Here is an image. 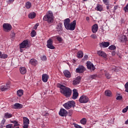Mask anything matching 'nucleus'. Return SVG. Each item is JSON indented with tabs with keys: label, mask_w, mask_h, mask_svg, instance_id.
I'll return each mask as SVG.
<instances>
[{
	"label": "nucleus",
	"mask_w": 128,
	"mask_h": 128,
	"mask_svg": "<svg viewBox=\"0 0 128 128\" xmlns=\"http://www.w3.org/2000/svg\"><path fill=\"white\" fill-rule=\"evenodd\" d=\"M57 86L60 88V92H61L62 94L64 96H66V98L70 97V96H72V89H70V88L66 87L60 84H58Z\"/></svg>",
	"instance_id": "nucleus-1"
},
{
	"label": "nucleus",
	"mask_w": 128,
	"mask_h": 128,
	"mask_svg": "<svg viewBox=\"0 0 128 128\" xmlns=\"http://www.w3.org/2000/svg\"><path fill=\"white\" fill-rule=\"evenodd\" d=\"M70 19L67 18L64 20V26L65 28L68 30H74L76 25V20H74L70 24Z\"/></svg>",
	"instance_id": "nucleus-2"
},
{
	"label": "nucleus",
	"mask_w": 128,
	"mask_h": 128,
	"mask_svg": "<svg viewBox=\"0 0 128 128\" xmlns=\"http://www.w3.org/2000/svg\"><path fill=\"white\" fill-rule=\"evenodd\" d=\"M44 20L47 22L48 24L54 22V14L52 11H49L48 14L44 16L43 18Z\"/></svg>",
	"instance_id": "nucleus-3"
},
{
	"label": "nucleus",
	"mask_w": 128,
	"mask_h": 128,
	"mask_svg": "<svg viewBox=\"0 0 128 128\" xmlns=\"http://www.w3.org/2000/svg\"><path fill=\"white\" fill-rule=\"evenodd\" d=\"M63 106L66 110H70V108H74V106H76V102L74 100L68 102L63 104Z\"/></svg>",
	"instance_id": "nucleus-4"
},
{
	"label": "nucleus",
	"mask_w": 128,
	"mask_h": 128,
	"mask_svg": "<svg viewBox=\"0 0 128 128\" xmlns=\"http://www.w3.org/2000/svg\"><path fill=\"white\" fill-rule=\"evenodd\" d=\"M3 30L6 32H8L12 30V25L8 23H4L2 25Z\"/></svg>",
	"instance_id": "nucleus-5"
},
{
	"label": "nucleus",
	"mask_w": 128,
	"mask_h": 128,
	"mask_svg": "<svg viewBox=\"0 0 128 128\" xmlns=\"http://www.w3.org/2000/svg\"><path fill=\"white\" fill-rule=\"evenodd\" d=\"M89 100L90 99H88V97L86 95L82 96L78 100L80 104H86L87 102H88Z\"/></svg>",
	"instance_id": "nucleus-6"
},
{
	"label": "nucleus",
	"mask_w": 128,
	"mask_h": 128,
	"mask_svg": "<svg viewBox=\"0 0 128 128\" xmlns=\"http://www.w3.org/2000/svg\"><path fill=\"white\" fill-rule=\"evenodd\" d=\"M86 70V68L82 65H79L78 68L76 70V72L77 74H83Z\"/></svg>",
	"instance_id": "nucleus-7"
},
{
	"label": "nucleus",
	"mask_w": 128,
	"mask_h": 128,
	"mask_svg": "<svg viewBox=\"0 0 128 128\" xmlns=\"http://www.w3.org/2000/svg\"><path fill=\"white\" fill-rule=\"evenodd\" d=\"M46 46L48 48H50V50H54V48H56V47L52 46V39L48 40Z\"/></svg>",
	"instance_id": "nucleus-8"
},
{
	"label": "nucleus",
	"mask_w": 128,
	"mask_h": 128,
	"mask_svg": "<svg viewBox=\"0 0 128 128\" xmlns=\"http://www.w3.org/2000/svg\"><path fill=\"white\" fill-rule=\"evenodd\" d=\"M87 68L90 70H96V67L94 66V64L90 61H88L86 62Z\"/></svg>",
	"instance_id": "nucleus-9"
},
{
	"label": "nucleus",
	"mask_w": 128,
	"mask_h": 128,
	"mask_svg": "<svg viewBox=\"0 0 128 128\" xmlns=\"http://www.w3.org/2000/svg\"><path fill=\"white\" fill-rule=\"evenodd\" d=\"M58 114L60 116H68V111L64 108H61Z\"/></svg>",
	"instance_id": "nucleus-10"
},
{
	"label": "nucleus",
	"mask_w": 128,
	"mask_h": 128,
	"mask_svg": "<svg viewBox=\"0 0 128 128\" xmlns=\"http://www.w3.org/2000/svg\"><path fill=\"white\" fill-rule=\"evenodd\" d=\"M82 80V77L80 76H78L75 80H74L72 82V84L74 86H76V84H78L80 82V80Z\"/></svg>",
	"instance_id": "nucleus-11"
},
{
	"label": "nucleus",
	"mask_w": 128,
	"mask_h": 128,
	"mask_svg": "<svg viewBox=\"0 0 128 128\" xmlns=\"http://www.w3.org/2000/svg\"><path fill=\"white\" fill-rule=\"evenodd\" d=\"M73 94L72 96V100H76L78 96V90L76 89H74L72 90Z\"/></svg>",
	"instance_id": "nucleus-12"
},
{
	"label": "nucleus",
	"mask_w": 128,
	"mask_h": 128,
	"mask_svg": "<svg viewBox=\"0 0 128 128\" xmlns=\"http://www.w3.org/2000/svg\"><path fill=\"white\" fill-rule=\"evenodd\" d=\"M28 44V40H24L20 44V48H24Z\"/></svg>",
	"instance_id": "nucleus-13"
},
{
	"label": "nucleus",
	"mask_w": 128,
	"mask_h": 128,
	"mask_svg": "<svg viewBox=\"0 0 128 128\" xmlns=\"http://www.w3.org/2000/svg\"><path fill=\"white\" fill-rule=\"evenodd\" d=\"M56 32L59 34H60L62 32V24H59L56 26Z\"/></svg>",
	"instance_id": "nucleus-14"
},
{
	"label": "nucleus",
	"mask_w": 128,
	"mask_h": 128,
	"mask_svg": "<svg viewBox=\"0 0 128 128\" xmlns=\"http://www.w3.org/2000/svg\"><path fill=\"white\" fill-rule=\"evenodd\" d=\"M92 30L93 34H96V32L98 30V24H94L92 26Z\"/></svg>",
	"instance_id": "nucleus-15"
},
{
	"label": "nucleus",
	"mask_w": 128,
	"mask_h": 128,
	"mask_svg": "<svg viewBox=\"0 0 128 128\" xmlns=\"http://www.w3.org/2000/svg\"><path fill=\"white\" fill-rule=\"evenodd\" d=\"M50 78V76L48 74H43L42 75V80L44 82H46Z\"/></svg>",
	"instance_id": "nucleus-16"
},
{
	"label": "nucleus",
	"mask_w": 128,
	"mask_h": 128,
	"mask_svg": "<svg viewBox=\"0 0 128 128\" xmlns=\"http://www.w3.org/2000/svg\"><path fill=\"white\" fill-rule=\"evenodd\" d=\"M23 106L22 104L19 103H15L14 105V108L15 110H20L22 108Z\"/></svg>",
	"instance_id": "nucleus-17"
},
{
	"label": "nucleus",
	"mask_w": 128,
	"mask_h": 128,
	"mask_svg": "<svg viewBox=\"0 0 128 128\" xmlns=\"http://www.w3.org/2000/svg\"><path fill=\"white\" fill-rule=\"evenodd\" d=\"M10 84H6L5 85H3L0 86V88L2 92H4V90H8L10 88Z\"/></svg>",
	"instance_id": "nucleus-18"
},
{
	"label": "nucleus",
	"mask_w": 128,
	"mask_h": 128,
	"mask_svg": "<svg viewBox=\"0 0 128 128\" xmlns=\"http://www.w3.org/2000/svg\"><path fill=\"white\" fill-rule=\"evenodd\" d=\"M63 74L64 76H66V78H70V76H72V75L70 74V72L68 70H64L63 72Z\"/></svg>",
	"instance_id": "nucleus-19"
},
{
	"label": "nucleus",
	"mask_w": 128,
	"mask_h": 128,
	"mask_svg": "<svg viewBox=\"0 0 128 128\" xmlns=\"http://www.w3.org/2000/svg\"><path fill=\"white\" fill-rule=\"evenodd\" d=\"M110 46V42H104L100 44V46L101 48H108Z\"/></svg>",
	"instance_id": "nucleus-20"
},
{
	"label": "nucleus",
	"mask_w": 128,
	"mask_h": 128,
	"mask_svg": "<svg viewBox=\"0 0 128 128\" xmlns=\"http://www.w3.org/2000/svg\"><path fill=\"white\" fill-rule=\"evenodd\" d=\"M97 54L100 56H102V58H106V54L104 52L98 50L97 52Z\"/></svg>",
	"instance_id": "nucleus-21"
},
{
	"label": "nucleus",
	"mask_w": 128,
	"mask_h": 128,
	"mask_svg": "<svg viewBox=\"0 0 128 128\" xmlns=\"http://www.w3.org/2000/svg\"><path fill=\"white\" fill-rule=\"evenodd\" d=\"M29 64L32 66H36L38 64V60L34 58H32L29 62Z\"/></svg>",
	"instance_id": "nucleus-22"
},
{
	"label": "nucleus",
	"mask_w": 128,
	"mask_h": 128,
	"mask_svg": "<svg viewBox=\"0 0 128 128\" xmlns=\"http://www.w3.org/2000/svg\"><path fill=\"white\" fill-rule=\"evenodd\" d=\"M120 40L121 42H128V38L126 36L124 35L120 38Z\"/></svg>",
	"instance_id": "nucleus-23"
},
{
	"label": "nucleus",
	"mask_w": 128,
	"mask_h": 128,
	"mask_svg": "<svg viewBox=\"0 0 128 128\" xmlns=\"http://www.w3.org/2000/svg\"><path fill=\"white\" fill-rule=\"evenodd\" d=\"M76 56L78 58H82L84 57V52L82 50H79L77 53Z\"/></svg>",
	"instance_id": "nucleus-24"
},
{
	"label": "nucleus",
	"mask_w": 128,
	"mask_h": 128,
	"mask_svg": "<svg viewBox=\"0 0 128 128\" xmlns=\"http://www.w3.org/2000/svg\"><path fill=\"white\" fill-rule=\"evenodd\" d=\"M20 72L22 74H26V68L24 67H20Z\"/></svg>",
	"instance_id": "nucleus-25"
},
{
	"label": "nucleus",
	"mask_w": 128,
	"mask_h": 128,
	"mask_svg": "<svg viewBox=\"0 0 128 128\" xmlns=\"http://www.w3.org/2000/svg\"><path fill=\"white\" fill-rule=\"evenodd\" d=\"M4 118L6 119L10 118H12V114H10L8 112H6L4 114Z\"/></svg>",
	"instance_id": "nucleus-26"
},
{
	"label": "nucleus",
	"mask_w": 128,
	"mask_h": 128,
	"mask_svg": "<svg viewBox=\"0 0 128 128\" xmlns=\"http://www.w3.org/2000/svg\"><path fill=\"white\" fill-rule=\"evenodd\" d=\"M95 10H98L99 12H102V10H104V8H102V6L100 4H98Z\"/></svg>",
	"instance_id": "nucleus-27"
},
{
	"label": "nucleus",
	"mask_w": 128,
	"mask_h": 128,
	"mask_svg": "<svg viewBox=\"0 0 128 128\" xmlns=\"http://www.w3.org/2000/svg\"><path fill=\"white\" fill-rule=\"evenodd\" d=\"M36 12H33L30 13L28 14V16L29 18L32 19V18H36Z\"/></svg>",
	"instance_id": "nucleus-28"
},
{
	"label": "nucleus",
	"mask_w": 128,
	"mask_h": 128,
	"mask_svg": "<svg viewBox=\"0 0 128 128\" xmlns=\"http://www.w3.org/2000/svg\"><path fill=\"white\" fill-rule=\"evenodd\" d=\"M17 94L18 96H22L24 94V90H19L17 91Z\"/></svg>",
	"instance_id": "nucleus-29"
},
{
	"label": "nucleus",
	"mask_w": 128,
	"mask_h": 128,
	"mask_svg": "<svg viewBox=\"0 0 128 128\" xmlns=\"http://www.w3.org/2000/svg\"><path fill=\"white\" fill-rule=\"evenodd\" d=\"M24 124H30V120L26 117H24Z\"/></svg>",
	"instance_id": "nucleus-30"
},
{
	"label": "nucleus",
	"mask_w": 128,
	"mask_h": 128,
	"mask_svg": "<svg viewBox=\"0 0 128 128\" xmlns=\"http://www.w3.org/2000/svg\"><path fill=\"white\" fill-rule=\"evenodd\" d=\"M26 8H32V3L30 2H28L26 3Z\"/></svg>",
	"instance_id": "nucleus-31"
},
{
	"label": "nucleus",
	"mask_w": 128,
	"mask_h": 128,
	"mask_svg": "<svg viewBox=\"0 0 128 128\" xmlns=\"http://www.w3.org/2000/svg\"><path fill=\"white\" fill-rule=\"evenodd\" d=\"M105 96H112V92L110 90H106L105 91Z\"/></svg>",
	"instance_id": "nucleus-32"
},
{
	"label": "nucleus",
	"mask_w": 128,
	"mask_h": 128,
	"mask_svg": "<svg viewBox=\"0 0 128 128\" xmlns=\"http://www.w3.org/2000/svg\"><path fill=\"white\" fill-rule=\"evenodd\" d=\"M86 118H82L80 120V122L82 124L84 125V124H86Z\"/></svg>",
	"instance_id": "nucleus-33"
},
{
	"label": "nucleus",
	"mask_w": 128,
	"mask_h": 128,
	"mask_svg": "<svg viewBox=\"0 0 128 128\" xmlns=\"http://www.w3.org/2000/svg\"><path fill=\"white\" fill-rule=\"evenodd\" d=\"M30 35L32 38H34V36H36V31L34 30H33L31 32Z\"/></svg>",
	"instance_id": "nucleus-34"
},
{
	"label": "nucleus",
	"mask_w": 128,
	"mask_h": 128,
	"mask_svg": "<svg viewBox=\"0 0 128 128\" xmlns=\"http://www.w3.org/2000/svg\"><path fill=\"white\" fill-rule=\"evenodd\" d=\"M116 48V47L114 46V45H112L108 47V49L110 50H114Z\"/></svg>",
	"instance_id": "nucleus-35"
},
{
	"label": "nucleus",
	"mask_w": 128,
	"mask_h": 128,
	"mask_svg": "<svg viewBox=\"0 0 128 128\" xmlns=\"http://www.w3.org/2000/svg\"><path fill=\"white\" fill-rule=\"evenodd\" d=\"M90 78H92V80H96V78H98V75H96V74L90 75Z\"/></svg>",
	"instance_id": "nucleus-36"
},
{
	"label": "nucleus",
	"mask_w": 128,
	"mask_h": 128,
	"mask_svg": "<svg viewBox=\"0 0 128 128\" xmlns=\"http://www.w3.org/2000/svg\"><path fill=\"white\" fill-rule=\"evenodd\" d=\"M72 125L74 126V128H82V126H80L76 123H73Z\"/></svg>",
	"instance_id": "nucleus-37"
},
{
	"label": "nucleus",
	"mask_w": 128,
	"mask_h": 128,
	"mask_svg": "<svg viewBox=\"0 0 128 128\" xmlns=\"http://www.w3.org/2000/svg\"><path fill=\"white\" fill-rule=\"evenodd\" d=\"M123 10H124V12H128V4L123 8Z\"/></svg>",
	"instance_id": "nucleus-38"
},
{
	"label": "nucleus",
	"mask_w": 128,
	"mask_h": 128,
	"mask_svg": "<svg viewBox=\"0 0 128 128\" xmlns=\"http://www.w3.org/2000/svg\"><path fill=\"white\" fill-rule=\"evenodd\" d=\"M0 58H8V54H3L1 55L0 57Z\"/></svg>",
	"instance_id": "nucleus-39"
},
{
	"label": "nucleus",
	"mask_w": 128,
	"mask_h": 128,
	"mask_svg": "<svg viewBox=\"0 0 128 128\" xmlns=\"http://www.w3.org/2000/svg\"><path fill=\"white\" fill-rule=\"evenodd\" d=\"M103 2L106 4V6H110V2H108L109 0H102Z\"/></svg>",
	"instance_id": "nucleus-40"
},
{
	"label": "nucleus",
	"mask_w": 128,
	"mask_h": 128,
	"mask_svg": "<svg viewBox=\"0 0 128 128\" xmlns=\"http://www.w3.org/2000/svg\"><path fill=\"white\" fill-rule=\"evenodd\" d=\"M6 124V119H3L0 123V126L2 128H4V125Z\"/></svg>",
	"instance_id": "nucleus-41"
},
{
	"label": "nucleus",
	"mask_w": 128,
	"mask_h": 128,
	"mask_svg": "<svg viewBox=\"0 0 128 128\" xmlns=\"http://www.w3.org/2000/svg\"><path fill=\"white\" fill-rule=\"evenodd\" d=\"M124 88H126L125 90V92H128V82H127L125 85H124Z\"/></svg>",
	"instance_id": "nucleus-42"
},
{
	"label": "nucleus",
	"mask_w": 128,
	"mask_h": 128,
	"mask_svg": "<svg viewBox=\"0 0 128 128\" xmlns=\"http://www.w3.org/2000/svg\"><path fill=\"white\" fill-rule=\"evenodd\" d=\"M56 38L57 40H58V42H62V38L61 37L58 36H56Z\"/></svg>",
	"instance_id": "nucleus-43"
},
{
	"label": "nucleus",
	"mask_w": 128,
	"mask_h": 128,
	"mask_svg": "<svg viewBox=\"0 0 128 128\" xmlns=\"http://www.w3.org/2000/svg\"><path fill=\"white\" fill-rule=\"evenodd\" d=\"M90 38H93L94 40H96V38H98V36H96V34H92L90 36Z\"/></svg>",
	"instance_id": "nucleus-44"
},
{
	"label": "nucleus",
	"mask_w": 128,
	"mask_h": 128,
	"mask_svg": "<svg viewBox=\"0 0 128 128\" xmlns=\"http://www.w3.org/2000/svg\"><path fill=\"white\" fill-rule=\"evenodd\" d=\"M105 76H106V78H108V80H110V74H108V73L106 72Z\"/></svg>",
	"instance_id": "nucleus-45"
},
{
	"label": "nucleus",
	"mask_w": 128,
	"mask_h": 128,
	"mask_svg": "<svg viewBox=\"0 0 128 128\" xmlns=\"http://www.w3.org/2000/svg\"><path fill=\"white\" fill-rule=\"evenodd\" d=\"M128 106H126L125 108H124L122 110V112H123L124 114V112H128Z\"/></svg>",
	"instance_id": "nucleus-46"
},
{
	"label": "nucleus",
	"mask_w": 128,
	"mask_h": 128,
	"mask_svg": "<svg viewBox=\"0 0 128 128\" xmlns=\"http://www.w3.org/2000/svg\"><path fill=\"white\" fill-rule=\"evenodd\" d=\"M118 8V5H116L114 8L113 12H116V10Z\"/></svg>",
	"instance_id": "nucleus-47"
},
{
	"label": "nucleus",
	"mask_w": 128,
	"mask_h": 128,
	"mask_svg": "<svg viewBox=\"0 0 128 128\" xmlns=\"http://www.w3.org/2000/svg\"><path fill=\"white\" fill-rule=\"evenodd\" d=\"M19 126L20 124H18V122L16 121V123H14V126H13L12 128H14L16 126Z\"/></svg>",
	"instance_id": "nucleus-48"
},
{
	"label": "nucleus",
	"mask_w": 128,
	"mask_h": 128,
	"mask_svg": "<svg viewBox=\"0 0 128 128\" xmlns=\"http://www.w3.org/2000/svg\"><path fill=\"white\" fill-rule=\"evenodd\" d=\"M12 124H8L6 126V128H13Z\"/></svg>",
	"instance_id": "nucleus-49"
},
{
	"label": "nucleus",
	"mask_w": 128,
	"mask_h": 128,
	"mask_svg": "<svg viewBox=\"0 0 128 128\" xmlns=\"http://www.w3.org/2000/svg\"><path fill=\"white\" fill-rule=\"evenodd\" d=\"M8 4H12L14 2V0H6Z\"/></svg>",
	"instance_id": "nucleus-50"
},
{
	"label": "nucleus",
	"mask_w": 128,
	"mask_h": 128,
	"mask_svg": "<svg viewBox=\"0 0 128 128\" xmlns=\"http://www.w3.org/2000/svg\"><path fill=\"white\" fill-rule=\"evenodd\" d=\"M122 96H118L116 97V100H122Z\"/></svg>",
	"instance_id": "nucleus-51"
},
{
	"label": "nucleus",
	"mask_w": 128,
	"mask_h": 128,
	"mask_svg": "<svg viewBox=\"0 0 128 128\" xmlns=\"http://www.w3.org/2000/svg\"><path fill=\"white\" fill-rule=\"evenodd\" d=\"M41 60H46V56H43L41 58Z\"/></svg>",
	"instance_id": "nucleus-52"
},
{
	"label": "nucleus",
	"mask_w": 128,
	"mask_h": 128,
	"mask_svg": "<svg viewBox=\"0 0 128 128\" xmlns=\"http://www.w3.org/2000/svg\"><path fill=\"white\" fill-rule=\"evenodd\" d=\"M23 128H28V124H24Z\"/></svg>",
	"instance_id": "nucleus-53"
},
{
	"label": "nucleus",
	"mask_w": 128,
	"mask_h": 128,
	"mask_svg": "<svg viewBox=\"0 0 128 128\" xmlns=\"http://www.w3.org/2000/svg\"><path fill=\"white\" fill-rule=\"evenodd\" d=\"M38 24H36L34 25V30H36V28H38Z\"/></svg>",
	"instance_id": "nucleus-54"
},
{
	"label": "nucleus",
	"mask_w": 128,
	"mask_h": 128,
	"mask_svg": "<svg viewBox=\"0 0 128 128\" xmlns=\"http://www.w3.org/2000/svg\"><path fill=\"white\" fill-rule=\"evenodd\" d=\"M88 55H84V60H88Z\"/></svg>",
	"instance_id": "nucleus-55"
},
{
	"label": "nucleus",
	"mask_w": 128,
	"mask_h": 128,
	"mask_svg": "<svg viewBox=\"0 0 128 128\" xmlns=\"http://www.w3.org/2000/svg\"><path fill=\"white\" fill-rule=\"evenodd\" d=\"M20 48V52H24V50H22L23 48Z\"/></svg>",
	"instance_id": "nucleus-56"
},
{
	"label": "nucleus",
	"mask_w": 128,
	"mask_h": 128,
	"mask_svg": "<svg viewBox=\"0 0 128 128\" xmlns=\"http://www.w3.org/2000/svg\"><path fill=\"white\" fill-rule=\"evenodd\" d=\"M86 20L87 22H89V20H90V17H86Z\"/></svg>",
	"instance_id": "nucleus-57"
},
{
	"label": "nucleus",
	"mask_w": 128,
	"mask_h": 128,
	"mask_svg": "<svg viewBox=\"0 0 128 128\" xmlns=\"http://www.w3.org/2000/svg\"><path fill=\"white\" fill-rule=\"evenodd\" d=\"M110 5H107V6H106V10H110Z\"/></svg>",
	"instance_id": "nucleus-58"
},
{
	"label": "nucleus",
	"mask_w": 128,
	"mask_h": 128,
	"mask_svg": "<svg viewBox=\"0 0 128 128\" xmlns=\"http://www.w3.org/2000/svg\"><path fill=\"white\" fill-rule=\"evenodd\" d=\"M16 120H14V121H10V122H12V124H15L16 122Z\"/></svg>",
	"instance_id": "nucleus-59"
},
{
	"label": "nucleus",
	"mask_w": 128,
	"mask_h": 128,
	"mask_svg": "<svg viewBox=\"0 0 128 128\" xmlns=\"http://www.w3.org/2000/svg\"><path fill=\"white\" fill-rule=\"evenodd\" d=\"M126 124H128V119L125 122Z\"/></svg>",
	"instance_id": "nucleus-60"
},
{
	"label": "nucleus",
	"mask_w": 128,
	"mask_h": 128,
	"mask_svg": "<svg viewBox=\"0 0 128 128\" xmlns=\"http://www.w3.org/2000/svg\"><path fill=\"white\" fill-rule=\"evenodd\" d=\"M16 36V34H14V32L12 33V36Z\"/></svg>",
	"instance_id": "nucleus-61"
},
{
	"label": "nucleus",
	"mask_w": 128,
	"mask_h": 128,
	"mask_svg": "<svg viewBox=\"0 0 128 128\" xmlns=\"http://www.w3.org/2000/svg\"><path fill=\"white\" fill-rule=\"evenodd\" d=\"M109 12H110V10H109Z\"/></svg>",
	"instance_id": "nucleus-62"
},
{
	"label": "nucleus",
	"mask_w": 128,
	"mask_h": 128,
	"mask_svg": "<svg viewBox=\"0 0 128 128\" xmlns=\"http://www.w3.org/2000/svg\"><path fill=\"white\" fill-rule=\"evenodd\" d=\"M108 14H110V12H108Z\"/></svg>",
	"instance_id": "nucleus-63"
}]
</instances>
